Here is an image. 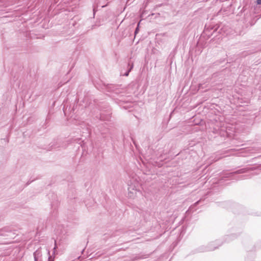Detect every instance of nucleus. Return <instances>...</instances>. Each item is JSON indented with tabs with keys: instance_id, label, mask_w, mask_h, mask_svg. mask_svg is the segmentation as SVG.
<instances>
[{
	"instance_id": "1",
	"label": "nucleus",
	"mask_w": 261,
	"mask_h": 261,
	"mask_svg": "<svg viewBox=\"0 0 261 261\" xmlns=\"http://www.w3.org/2000/svg\"><path fill=\"white\" fill-rule=\"evenodd\" d=\"M128 196L130 198H135L136 197L141 194V192L139 189V183L136 182L135 185H133V182L130 181L128 184Z\"/></svg>"
},
{
	"instance_id": "2",
	"label": "nucleus",
	"mask_w": 261,
	"mask_h": 261,
	"mask_svg": "<svg viewBox=\"0 0 261 261\" xmlns=\"http://www.w3.org/2000/svg\"><path fill=\"white\" fill-rule=\"evenodd\" d=\"M214 243H212L208 245V246H202L200 248V251L201 252H204V251H213L214 249L217 248V247L214 246Z\"/></svg>"
},
{
	"instance_id": "3",
	"label": "nucleus",
	"mask_w": 261,
	"mask_h": 261,
	"mask_svg": "<svg viewBox=\"0 0 261 261\" xmlns=\"http://www.w3.org/2000/svg\"><path fill=\"white\" fill-rule=\"evenodd\" d=\"M34 261H40L42 256V253L40 249H38L34 252L33 254Z\"/></svg>"
},
{
	"instance_id": "4",
	"label": "nucleus",
	"mask_w": 261,
	"mask_h": 261,
	"mask_svg": "<svg viewBox=\"0 0 261 261\" xmlns=\"http://www.w3.org/2000/svg\"><path fill=\"white\" fill-rule=\"evenodd\" d=\"M249 170H250V169H248V168H243V169L238 170L234 172L231 173L230 174L244 173L247 172Z\"/></svg>"
},
{
	"instance_id": "5",
	"label": "nucleus",
	"mask_w": 261,
	"mask_h": 261,
	"mask_svg": "<svg viewBox=\"0 0 261 261\" xmlns=\"http://www.w3.org/2000/svg\"><path fill=\"white\" fill-rule=\"evenodd\" d=\"M248 178H249V177L247 176L246 175H242V176H240L239 179H243Z\"/></svg>"
},
{
	"instance_id": "6",
	"label": "nucleus",
	"mask_w": 261,
	"mask_h": 261,
	"mask_svg": "<svg viewBox=\"0 0 261 261\" xmlns=\"http://www.w3.org/2000/svg\"><path fill=\"white\" fill-rule=\"evenodd\" d=\"M132 67L127 71L124 74V75L125 76H128V74H129V71H130L131 69H132Z\"/></svg>"
},
{
	"instance_id": "7",
	"label": "nucleus",
	"mask_w": 261,
	"mask_h": 261,
	"mask_svg": "<svg viewBox=\"0 0 261 261\" xmlns=\"http://www.w3.org/2000/svg\"><path fill=\"white\" fill-rule=\"evenodd\" d=\"M48 261H54V259L49 255Z\"/></svg>"
},
{
	"instance_id": "8",
	"label": "nucleus",
	"mask_w": 261,
	"mask_h": 261,
	"mask_svg": "<svg viewBox=\"0 0 261 261\" xmlns=\"http://www.w3.org/2000/svg\"><path fill=\"white\" fill-rule=\"evenodd\" d=\"M139 24H140V22L138 24V26H137V28L136 29V30H135V34L137 33L138 31H139Z\"/></svg>"
},
{
	"instance_id": "9",
	"label": "nucleus",
	"mask_w": 261,
	"mask_h": 261,
	"mask_svg": "<svg viewBox=\"0 0 261 261\" xmlns=\"http://www.w3.org/2000/svg\"><path fill=\"white\" fill-rule=\"evenodd\" d=\"M256 3L258 5L261 4V0H256Z\"/></svg>"
},
{
	"instance_id": "10",
	"label": "nucleus",
	"mask_w": 261,
	"mask_h": 261,
	"mask_svg": "<svg viewBox=\"0 0 261 261\" xmlns=\"http://www.w3.org/2000/svg\"><path fill=\"white\" fill-rule=\"evenodd\" d=\"M200 202V200L197 201L195 204L194 205H197L199 202Z\"/></svg>"
},
{
	"instance_id": "11",
	"label": "nucleus",
	"mask_w": 261,
	"mask_h": 261,
	"mask_svg": "<svg viewBox=\"0 0 261 261\" xmlns=\"http://www.w3.org/2000/svg\"><path fill=\"white\" fill-rule=\"evenodd\" d=\"M56 247H57V246H56V245H55V247H54V250H56Z\"/></svg>"
},
{
	"instance_id": "12",
	"label": "nucleus",
	"mask_w": 261,
	"mask_h": 261,
	"mask_svg": "<svg viewBox=\"0 0 261 261\" xmlns=\"http://www.w3.org/2000/svg\"><path fill=\"white\" fill-rule=\"evenodd\" d=\"M201 87H202V85H199V89H200L201 88Z\"/></svg>"
},
{
	"instance_id": "13",
	"label": "nucleus",
	"mask_w": 261,
	"mask_h": 261,
	"mask_svg": "<svg viewBox=\"0 0 261 261\" xmlns=\"http://www.w3.org/2000/svg\"><path fill=\"white\" fill-rule=\"evenodd\" d=\"M48 254L49 255L50 254V252L48 251Z\"/></svg>"
}]
</instances>
